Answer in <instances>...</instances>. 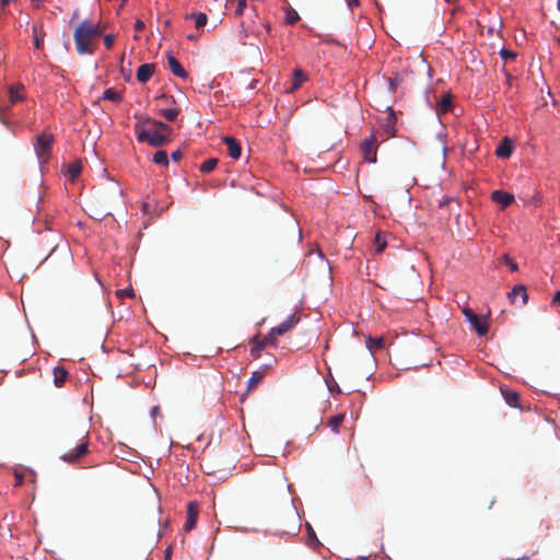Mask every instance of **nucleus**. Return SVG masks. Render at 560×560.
Segmentation results:
<instances>
[{
    "label": "nucleus",
    "instance_id": "obj_1",
    "mask_svg": "<svg viewBox=\"0 0 560 560\" xmlns=\"http://www.w3.org/2000/svg\"><path fill=\"white\" fill-rule=\"evenodd\" d=\"M104 27L83 20L74 30L73 39L79 55H93L97 39L102 36Z\"/></svg>",
    "mask_w": 560,
    "mask_h": 560
},
{
    "label": "nucleus",
    "instance_id": "obj_2",
    "mask_svg": "<svg viewBox=\"0 0 560 560\" xmlns=\"http://www.w3.org/2000/svg\"><path fill=\"white\" fill-rule=\"evenodd\" d=\"M135 132L139 142L148 143L153 148L165 145L173 139L170 135L153 130L152 128L145 127L143 124H136Z\"/></svg>",
    "mask_w": 560,
    "mask_h": 560
},
{
    "label": "nucleus",
    "instance_id": "obj_3",
    "mask_svg": "<svg viewBox=\"0 0 560 560\" xmlns=\"http://www.w3.org/2000/svg\"><path fill=\"white\" fill-rule=\"evenodd\" d=\"M89 453V438L88 433H84L81 438L80 443L60 455V458L68 464H75L81 457Z\"/></svg>",
    "mask_w": 560,
    "mask_h": 560
},
{
    "label": "nucleus",
    "instance_id": "obj_4",
    "mask_svg": "<svg viewBox=\"0 0 560 560\" xmlns=\"http://www.w3.org/2000/svg\"><path fill=\"white\" fill-rule=\"evenodd\" d=\"M54 143V136L51 133L43 132L36 138L34 143L35 152L42 162L48 161L51 153Z\"/></svg>",
    "mask_w": 560,
    "mask_h": 560
},
{
    "label": "nucleus",
    "instance_id": "obj_5",
    "mask_svg": "<svg viewBox=\"0 0 560 560\" xmlns=\"http://www.w3.org/2000/svg\"><path fill=\"white\" fill-rule=\"evenodd\" d=\"M361 152L366 162L375 163L377 161V138L374 133L362 141Z\"/></svg>",
    "mask_w": 560,
    "mask_h": 560
},
{
    "label": "nucleus",
    "instance_id": "obj_6",
    "mask_svg": "<svg viewBox=\"0 0 560 560\" xmlns=\"http://www.w3.org/2000/svg\"><path fill=\"white\" fill-rule=\"evenodd\" d=\"M463 313L479 336H485L488 332V324L483 322L472 310L465 308Z\"/></svg>",
    "mask_w": 560,
    "mask_h": 560
},
{
    "label": "nucleus",
    "instance_id": "obj_7",
    "mask_svg": "<svg viewBox=\"0 0 560 560\" xmlns=\"http://www.w3.org/2000/svg\"><path fill=\"white\" fill-rule=\"evenodd\" d=\"M137 124H143L145 127L152 128L153 130L162 131V133H167L171 137L173 135V128L171 126L151 117H144Z\"/></svg>",
    "mask_w": 560,
    "mask_h": 560
},
{
    "label": "nucleus",
    "instance_id": "obj_8",
    "mask_svg": "<svg viewBox=\"0 0 560 560\" xmlns=\"http://www.w3.org/2000/svg\"><path fill=\"white\" fill-rule=\"evenodd\" d=\"M300 322V316L296 313L291 314L287 319H284L280 325L272 327L273 334H278L282 336L288 331L292 330L295 325Z\"/></svg>",
    "mask_w": 560,
    "mask_h": 560
},
{
    "label": "nucleus",
    "instance_id": "obj_9",
    "mask_svg": "<svg viewBox=\"0 0 560 560\" xmlns=\"http://www.w3.org/2000/svg\"><path fill=\"white\" fill-rule=\"evenodd\" d=\"M198 512V504L196 502H189L187 505V520L185 523V530L189 532L196 527Z\"/></svg>",
    "mask_w": 560,
    "mask_h": 560
},
{
    "label": "nucleus",
    "instance_id": "obj_10",
    "mask_svg": "<svg viewBox=\"0 0 560 560\" xmlns=\"http://www.w3.org/2000/svg\"><path fill=\"white\" fill-rule=\"evenodd\" d=\"M492 201L502 206V208H506L514 201V196L510 192L503 190H494L491 194Z\"/></svg>",
    "mask_w": 560,
    "mask_h": 560
},
{
    "label": "nucleus",
    "instance_id": "obj_11",
    "mask_svg": "<svg viewBox=\"0 0 560 560\" xmlns=\"http://www.w3.org/2000/svg\"><path fill=\"white\" fill-rule=\"evenodd\" d=\"M167 62L170 70L174 75L179 77L182 79H186L188 77L187 71L171 52L167 54Z\"/></svg>",
    "mask_w": 560,
    "mask_h": 560
},
{
    "label": "nucleus",
    "instance_id": "obj_12",
    "mask_svg": "<svg viewBox=\"0 0 560 560\" xmlns=\"http://www.w3.org/2000/svg\"><path fill=\"white\" fill-rule=\"evenodd\" d=\"M223 141H224V143L228 147L229 155L232 159L237 160L241 156V153H242V148H241L240 142L235 138L229 137V136L224 137Z\"/></svg>",
    "mask_w": 560,
    "mask_h": 560
},
{
    "label": "nucleus",
    "instance_id": "obj_13",
    "mask_svg": "<svg viewBox=\"0 0 560 560\" xmlns=\"http://www.w3.org/2000/svg\"><path fill=\"white\" fill-rule=\"evenodd\" d=\"M155 66L153 63H143L137 70V80L141 83L148 82L154 73Z\"/></svg>",
    "mask_w": 560,
    "mask_h": 560
},
{
    "label": "nucleus",
    "instance_id": "obj_14",
    "mask_svg": "<svg viewBox=\"0 0 560 560\" xmlns=\"http://www.w3.org/2000/svg\"><path fill=\"white\" fill-rule=\"evenodd\" d=\"M509 299L512 303H516L517 299H521V305L526 304L528 300V294L526 288L522 284L516 285L511 292L508 294Z\"/></svg>",
    "mask_w": 560,
    "mask_h": 560
},
{
    "label": "nucleus",
    "instance_id": "obj_15",
    "mask_svg": "<svg viewBox=\"0 0 560 560\" xmlns=\"http://www.w3.org/2000/svg\"><path fill=\"white\" fill-rule=\"evenodd\" d=\"M24 98V86L23 85H11L9 88V102L10 104H16Z\"/></svg>",
    "mask_w": 560,
    "mask_h": 560
},
{
    "label": "nucleus",
    "instance_id": "obj_16",
    "mask_svg": "<svg viewBox=\"0 0 560 560\" xmlns=\"http://www.w3.org/2000/svg\"><path fill=\"white\" fill-rule=\"evenodd\" d=\"M513 148L509 139H504L495 150V154L499 158L506 159L512 154Z\"/></svg>",
    "mask_w": 560,
    "mask_h": 560
},
{
    "label": "nucleus",
    "instance_id": "obj_17",
    "mask_svg": "<svg viewBox=\"0 0 560 560\" xmlns=\"http://www.w3.org/2000/svg\"><path fill=\"white\" fill-rule=\"evenodd\" d=\"M366 348L371 353L378 349H383L385 346V339L383 337L372 338L368 337L365 340Z\"/></svg>",
    "mask_w": 560,
    "mask_h": 560
},
{
    "label": "nucleus",
    "instance_id": "obj_18",
    "mask_svg": "<svg viewBox=\"0 0 560 560\" xmlns=\"http://www.w3.org/2000/svg\"><path fill=\"white\" fill-rule=\"evenodd\" d=\"M54 383L57 387L63 386L68 377V372L62 366H56L54 369Z\"/></svg>",
    "mask_w": 560,
    "mask_h": 560
},
{
    "label": "nucleus",
    "instance_id": "obj_19",
    "mask_svg": "<svg viewBox=\"0 0 560 560\" xmlns=\"http://www.w3.org/2000/svg\"><path fill=\"white\" fill-rule=\"evenodd\" d=\"M304 81H306V74L301 69H295L293 72L292 85L290 88V91L293 92L298 90Z\"/></svg>",
    "mask_w": 560,
    "mask_h": 560
},
{
    "label": "nucleus",
    "instance_id": "obj_20",
    "mask_svg": "<svg viewBox=\"0 0 560 560\" xmlns=\"http://www.w3.org/2000/svg\"><path fill=\"white\" fill-rule=\"evenodd\" d=\"M453 107L451 95H445L438 103L436 112L439 115L448 113Z\"/></svg>",
    "mask_w": 560,
    "mask_h": 560
},
{
    "label": "nucleus",
    "instance_id": "obj_21",
    "mask_svg": "<svg viewBox=\"0 0 560 560\" xmlns=\"http://www.w3.org/2000/svg\"><path fill=\"white\" fill-rule=\"evenodd\" d=\"M179 108L173 107V108H161L159 109V115L164 117L167 121H174L179 115Z\"/></svg>",
    "mask_w": 560,
    "mask_h": 560
},
{
    "label": "nucleus",
    "instance_id": "obj_22",
    "mask_svg": "<svg viewBox=\"0 0 560 560\" xmlns=\"http://www.w3.org/2000/svg\"><path fill=\"white\" fill-rule=\"evenodd\" d=\"M389 113L387 115L386 124H385V130L388 133V136L394 137L395 136V122H396V116L394 110L389 107Z\"/></svg>",
    "mask_w": 560,
    "mask_h": 560
},
{
    "label": "nucleus",
    "instance_id": "obj_23",
    "mask_svg": "<svg viewBox=\"0 0 560 560\" xmlns=\"http://www.w3.org/2000/svg\"><path fill=\"white\" fill-rule=\"evenodd\" d=\"M122 98L121 94L114 89H106L103 93L101 100L110 101V102H120Z\"/></svg>",
    "mask_w": 560,
    "mask_h": 560
},
{
    "label": "nucleus",
    "instance_id": "obj_24",
    "mask_svg": "<svg viewBox=\"0 0 560 560\" xmlns=\"http://www.w3.org/2000/svg\"><path fill=\"white\" fill-rule=\"evenodd\" d=\"M264 372L261 371H255L252 373V376L248 380L247 384V390L254 389L262 380Z\"/></svg>",
    "mask_w": 560,
    "mask_h": 560
},
{
    "label": "nucleus",
    "instance_id": "obj_25",
    "mask_svg": "<svg viewBox=\"0 0 560 560\" xmlns=\"http://www.w3.org/2000/svg\"><path fill=\"white\" fill-rule=\"evenodd\" d=\"M343 420H345V415L338 413L330 418L328 425L332 432L337 433L339 431V428L342 424Z\"/></svg>",
    "mask_w": 560,
    "mask_h": 560
},
{
    "label": "nucleus",
    "instance_id": "obj_26",
    "mask_svg": "<svg viewBox=\"0 0 560 560\" xmlns=\"http://www.w3.org/2000/svg\"><path fill=\"white\" fill-rule=\"evenodd\" d=\"M252 342L254 345H253V347L250 349V355L254 359H257V358L260 357L261 351L265 349V343H262L261 341L257 340V337H254Z\"/></svg>",
    "mask_w": 560,
    "mask_h": 560
},
{
    "label": "nucleus",
    "instance_id": "obj_27",
    "mask_svg": "<svg viewBox=\"0 0 560 560\" xmlns=\"http://www.w3.org/2000/svg\"><path fill=\"white\" fill-rule=\"evenodd\" d=\"M503 396H504V399L508 405H510L511 407L517 406V402L520 399L518 393L513 392V390H505V392H503Z\"/></svg>",
    "mask_w": 560,
    "mask_h": 560
},
{
    "label": "nucleus",
    "instance_id": "obj_28",
    "mask_svg": "<svg viewBox=\"0 0 560 560\" xmlns=\"http://www.w3.org/2000/svg\"><path fill=\"white\" fill-rule=\"evenodd\" d=\"M218 163L219 160L217 158L208 159L200 165V172L210 173L217 167Z\"/></svg>",
    "mask_w": 560,
    "mask_h": 560
},
{
    "label": "nucleus",
    "instance_id": "obj_29",
    "mask_svg": "<svg viewBox=\"0 0 560 560\" xmlns=\"http://www.w3.org/2000/svg\"><path fill=\"white\" fill-rule=\"evenodd\" d=\"M153 162L159 165L167 166L168 165L167 153L163 150L156 151L153 155Z\"/></svg>",
    "mask_w": 560,
    "mask_h": 560
},
{
    "label": "nucleus",
    "instance_id": "obj_30",
    "mask_svg": "<svg viewBox=\"0 0 560 560\" xmlns=\"http://www.w3.org/2000/svg\"><path fill=\"white\" fill-rule=\"evenodd\" d=\"M81 171L82 165L79 161H75L68 166V174L72 180H74L80 175Z\"/></svg>",
    "mask_w": 560,
    "mask_h": 560
},
{
    "label": "nucleus",
    "instance_id": "obj_31",
    "mask_svg": "<svg viewBox=\"0 0 560 560\" xmlns=\"http://www.w3.org/2000/svg\"><path fill=\"white\" fill-rule=\"evenodd\" d=\"M374 245H375V252L377 254L382 253L386 248L387 242L381 232L376 233L375 238H374Z\"/></svg>",
    "mask_w": 560,
    "mask_h": 560
},
{
    "label": "nucleus",
    "instance_id": "obj_32",
    "mask_svg": "<svg viewBox=\"0 0 560 560\" xmlns=\"http://www.w3.org/2000/svg\"><path fill=\"white\" fill-rule=\"evenodd\" d=\"M279 337L278 334H273V329L271 328L269 334L262 339L260 340L262 343H265V347L270 345V346H273L276 347L277 346V338Z\"/></svg>",
    "mask_w": 560,
    "mask_h": 560
},
{
    "label": "nucleus",
    "instance_id": "obj_33",
    "mask_svg": "<svg viewBox=\"0 0 560 560\" xmlns=\"http://www.w3.org/2000/svg\"><path fill=\"white\" fill-rule=\"evenodd\" d=\"M194 16H195L196 28L203 27L207 24L208 18L205 13L200 12Z\"/></svg>",
    "mask_w": 560,
    "mask_h": 560
},
{
    "label": "nucleus",
    "instance_id": "obj_34",
    "mask_svg": "<svg viewBox=\"0 0 560 560\" xmlns=\"http://www.w3.org/2000/svg\"><path fill=\"white\" fill-rule=\"evenodd\" d=\"M499 54L504 61L514 60L517 56L515 51L509 50L506 48H502Z\"/></svg>",
    "mask_w": 560,
    "mask_h": 560
},
{
    "label": "nucleus",
    "instance_id": "obj_35",
    "mask_svg": "<svg viewBox=\"0 0 560 560\" xmlns=\"http://www.w3.org/2000/svg\"><path fill=\"white\" fill-rule=\"evenodd\" d=\"M299 19H300V16H299L298 12L292 9L289 10L285 14V21L290 25L296 23L299 21Z\"/></svg>",
    "mask_w": 560,
    "mask_h": 560
},
{
    "label": "nucleus",
    "instance_id": "obj_36",
    "mask_svg": "<svg viewBox=\"0 0 560 560\" xmlns=\"http://www.w3.org/2000/svg\"><path fill=\"white\" fill-rule=\"evenodd\" d=\"M116 296L119 299L133 298L135 291L133 289H120L116 291Z\"/></svg>",
    "mask_w": 560,
    "mask_h": 560
},
{
    "label": "nucleus",
    "instance_id": "obj_37",
    "mask_svg": "<svg viewBox=\"0 0 560 560\" xmlns=\"http://www.w3.org/2000/svg\"><path fill=\"white\" fill-rule=\"evenodd\" d=\"M231 2L233 0H230ZM247 3H246V0H237V5H236V9H235V16H241L246 8Z\"/></svg>",
    "mask_w": 560,
    "mask_h": 560
},
{
    "label": "nucleus",
    "instance_id": "obj_38",
    "mask_svg": "<svg viewBox=\"0 0 560 560\" xmlns=\"http://www.w3.org/2000/svg\"><path fill=\"white\" fill-rule=\"evenodd\" d=\"M400 82H401V78L399 74H395V77L390 78L388 81L390 91L395 92L396 88L398 86V84Z\"/></svg>",
    "mask_w": 560,
    "mask_h": 560
},
{
    "label": "nucleus",
    "instance_id": "obj_39",
    "mask_svg": "<svg viewBox=\"0 0 560 560\" xmlns=\"http://www.w3.org/2000/svg\"><path fill=\"white\" fill-rule=\"evenodd\" d=\"M104 45L107 49H110L114 45V35L107 34L104 36Z\"/></svg>",
    "mask_w": 560,
    "mask_h": 560
},
{
    "label": "nucleus",
    "instance_id": "obj_40",
    "mask_svg": "<svg viewBox=\"0 0 560 560\" xmlns=\"http://www.w3.org/2000/svg\"><path fill=\"white\" fill-rule=\"evenodd\" d=\"M110 190H112V195H113L114 198H120L121 197L122 191H121V189L119 188L118 185L113 184Z\"/></svg>",
    "mask_w": 560,
    "mask_h": 560
},
{
    "label": "nucleus",
    "instance_id": "obj_41",
    "mask_svg": "<svg viewBox=\"0 0 560 560\" xmlns=\"http://www.w3.org/2000/svg\"><path fill=\"white\" fill-rule=\"evenodd\" d=\"M144 27H145V25H144V22H143V21H141V20H137V21L135 22V30H136L137 32H141Z\"/></svg>",
    "mask_w": 560,
    "mask_h": 560
},
{
    "label": "nucleus",
    "instance_id": "obj_42",
    "mask_svg": "<svg viewBox=\"0 0 560 560\" xmlns=\"http://www.w3.org/2000/svg\"><path fill=\"white\" fill-rule=\"evenodd\" d=\"M182 156H183V153H182V151H180V150H176V151H174V152L171 154L172 160H173V161H176V162H177V161H179V160L182 159Z\"/></svg>",
    "mask_w": 560,
    "mask_h": 560
},
{
    "label": "nucleus",
    "instance_id": "obj_43",
    "mask_svg": "<svg viewBox=\"0 0 560 560\" xmlns=\"http://www.w3.org/2000/svg\"><path fill=\"white\" fill-rule=\"evenodd\" d=\"M159 100L164 101L165 103H175V100L173 96H167L165 94L161 95Z\"/></svg>",
    "mask_w": 560,
    "mask_h": 560
},
{
    "label": "nucleus",
    "instance_id": "obj_44",
    "mask_svg": "<svg viewBox=\"0 0 560 560\" xmlns=\"http://www.w3.org/2000/svg\"><path fill=\"white\" fill-rule=\"evenodd\" d=\"M506 264L510 266L512 271L517 270V265L513 262L509 257H505Z\"/></svg>",
    "mask_w": 560,
    "mask_h": 560
},
{
    "label": "nucleus",
    "instance_id": "obj_45",
    "mask_svg": "<svg viewBox=\"0 0 560 560\" xmlns=\"http://www.w3.org/2000/svg\"><path fill=\"white\" fill-rule=\"evenodd\" d=\"M42 44H43V39L40 37H38L37 35L35 36V40H34V45L37 49H39L42 47Z\"/></svg>",
    "mask_w": 560,
    "mask_h": 560
},
{
    "label": "nucleus",
    "instance_id": "obj_46",
    "mask_svg": "<svg viewBox=\"0 0 560 560\" xmlns=\"http://www.w3.org/2000/svg\"><path fill=\"white\" fill-rule=\"evenodd\" d=\"M308 528L311 530V537L310 538L313 539L317 545H319L320 542L318 541L314 530L312 529V527H308Z\"/></svg>",
    "mask_w": 560,
    "mask_h": 560
},
{
    "label": "nucleus",
    "instance_id": "obj_47",
    "mask_svg": "<svg viewBox=\"0 0 560 560\" xmlns=\"http://www.w3.org/2000/svg\"><path fill=\"white\" fill-rule=\"evenodd\" d=\"M171 553H172L171 547L166 548L165 549V560H171Z\"/></svg>",
    "mask_w": 560,
    "mask_h": 560
},
{
    "label": "nucleus",
    "instance_id": "obj_48",
    "mask_svg": "<svg viewBox=\"0 0 560 560\" xmlns=\"http://www.w3.org/2000/svg\"><path fill=\"white\" fill-rule=\"evenodd\" d=\"M359 4V0H348V5L350 8L354 7V5H358Z\"/></svg>",
    "mask_w": 560,
    "mask_h": 560
},
{
    "label": "nucleus",
    "instance_id": "obj_49",
    "mask_svg": "<svg viewBox=\"0 0 560 560\" xmlns=\"http://www.w3.org/2000/svg\"><path fill=\"white\" fill-rule=\"evenodd\" d=\"M553 302L560 304V290L556 293V295L553 298Z\"/></svg>",
    "mask_w": 560,
    "mask_h": 560
},
{
    "label": "nucleus",
    "instance_id": "obj_50",
    "mask_svg": "<svg viewBox=\"0 0 560 560\" xmlns=\"http://www.w3.org/2000/svg\"><path fill=\"white\" fill-rule=\"evenodd\" d=\"M158 411H159V407L158 406L152 409V413L153 415L158 413Z\"/></svg>",
    "mask_w": 560,
    "mask_h": 560
},
{
    "label": "nucleus",
    "instance_id": "obj_51",
    "mask_svg": "<svg viewBox=\"0 0 560 560\" xmlns=\"http://www.w3.org/2000/svg\"><path fill=\"white\" fill-rule=\"evenodd\" d=\"M512 80V77L511 74H508V80H506V83H510V81Z\"/></svg>",
    "mask_w": 560,
    "mask_h": 560
},
{
    "label": "nucleus",
    "instance_id": "obj_52",
    "mask_svg": "<svg viewBox=\"0 0 560 560\" xmlns=\"http://www.w3.org/2000/svg\"><path fill=\"white\" fill-rule=\"evenodd\" d=\"M9 2H10V0H2L3 4H8Z\"/></svg>",
    "mask_w": 560,
    "mask_h": 560
},
{
    "label": "nucleus",
    "instance_id": "obj_53",
    "mask_svg": "<svg viewBox=\"0 0 560 560\" xmlns=\"http://www.w3.org/2000/svg\"><path fill=\"white\" fill-rule=\"evenodd\" d=\"M188 39L192 40V39H195V36L194 35H189Z\"/></svg>",
    "mask_w": 560,
    "mask_h": 560
},
{
    "label": "nucleus",
    "instance_id": "obj_54",
    "mask_svg": "<svg viewBox=\"0 0 560 560\" xmlns=\"http://www.w3.org/2000/svg\"><path fill=\"white\" fill-rule=\"evenodd\" d=\"M77 16H78V12H74L72 19H77Z\"/></svg>",
    "mask_w": 560,
    "mask_h": 560
},
{
    "label": "nucleus",
    "instance_id": "obj_55",
    "mask_svg": "<svg viewBox=\"0 0 560 560\" xmlns=\"http://www.w3.org/2000/svg\"><path fill=\"white\" fill-rule=\"evenodd\" d=\"M558 7H559V9H560V0L558 1Z\"/></svg>",
    "mask_w": 560,
    "mask_h": 560
},
{
    "label": "nucleus",
    "instance_id": "obj_56",
    "mask_svg": "<svg viewBox=\"0 0 560 560\" xmlns=\"http://www.w3.org/2000/svg\"><path fill=\"white\" fill-rule=\"evenodd\" d=\"M557 42L560 44V37L557 39Z\"/></svg>",
    "mask_w": 560,
    "mask_h": 560
},
{
    "label": "nucleus",
    "instance_id": "obj_57",
    "mask_svg": "<svg viewBox=\"0 0 560 560\" xmlns=\"http://www.w3.org/2000/svg\"><path fill=\"white\" fill-rule=\"evenodd\" d=\"M447 2H452V0H446Z\"/></svg>",
    "mask_w": 560,
    "mask_h": 560
}]
</instances>
